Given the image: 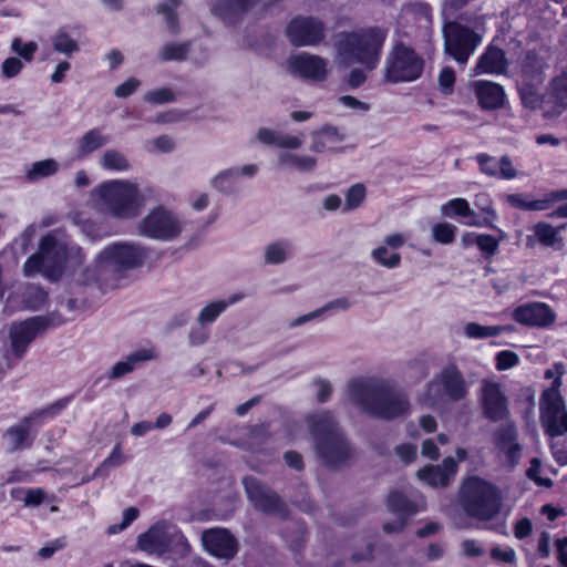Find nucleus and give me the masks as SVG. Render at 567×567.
Masks as SVG:
<instances>
[{
  "instance_id": "f257e3e1",
  "label": "nucleus",
  "mask_w": 567,
  "mask_h": 567,
  "mask_svg": "<svg viewBox=\"0 0 567 567\" xmlns=\"http://www.w3.org/2000/svg\"><path fill=\"white\" fill-rule=\"evenodd\" d=\"M25 276L41 272L50 280H58L63 274H70L82 284L96 279V272L84 266V255L79 247H70L64 234L53 230L44 235L38 251L23 265Z\"/></svg>"
},
{
  "instance_id": "f03ea898",
  "label": "nucleus",
  "mask_w": 567,
  "mask_h": 567,
  "mask_svg": "<svg viewBox=\"0 0 567 567\" xmlns=\"http://www.w3.org/2000/svg\"><path fill=\"white\" fill-rule=\"evenodd\" d=\"M386 34L377 25L337 32L332 43L334 62L342 68L360 64L368 71L377 69Z\"/></svg>"
},
{
  "instance_id": "7ed1b4c3",
  "label": "nucleus",
  "mask_w": 567,
  "mask_h": 567,
  "mask_svg": "<svg viewBox=\"0 0 567 567\" xmlns=\"http://www.w3.org/2000/svg\"><path fill=\"white\" fill-rule=\"evenodd\" d=\"M307 422L315 441V451L323 464L334 467L353 458V447L329 412L310 415Z\"/></svg>"
},
{
  "instance_id": "20e7f679",
  "label": "nucleus",
  "mask_w": 567,
  "mask_h": 567,
  "mask_svg": "<svg viewBox=\"0 0 567 567\" xmlns=\"http://www.w3.org/2000/svg\"><path fill=\"white\" fill-rule=\"evenodd\" d=\"M458 504L468 517L488 522L501 513L503 496L496 485L482 477L470 476L460 486Z\"/></svg>"
},
{
  "instance_id": "39448f33",
  "label": "nucleus",
  "mask_w": 567,
  "mask_h": 567,
  "mask_svg": "<svg viewBox=\"0 0 567 567\" xmlns=\"http://www.w3.org/2000/svg\"><path fill=\"white\" fill-rule=\"evenodd\" d=\"M96 195L101 207L120 218L137 216L143 206L138 187L127 181L104 183L96 189Z\"/></svg>"
},
{
  "instance_id": "423d86ee",
  "label": "nucleus",
  "mask_w": 567,
  "mask_h": 567,
  "mask_svg": "<svg viewBox=\"0 0 567 567\" xmlns=\"http://www.w3.org/2000/svg\"><path fill=\"white\" fill-rule=\"evenodd\" d=\"M423 68L422 56L412 47L398 41L386 55L383 78L390 83L414 81L421 76Z\"/></svg>"
},
{
  "instance_id": "0eeeda50",
  "label": "nucleus",
  "mask_w": 567,
  "mask_h": 567,
  "mask_svg": "<svg viewBox=\"0 0 567 567\" xmlns=\"http://www.w3.org/2000/svg\"><path fill=\"white\" fill-rule=\"evenodd\" d=\"M146 257L145 250L134 244L116 243L103 249L96 257V278L103 271L120 272L140 267Z\"/></svg>"
},
{
  "instance_id": "6e6552de",
  "label": "nucleus",
  "mask_w": 567,
  "mask_h": 567,
  "mask_svg": "<svg viewBox=\"0 0 567 567\" xmlns=\"http://www.w3.org/2000/svg\"><path fill=\"white\" fill-rule=\"evenodd\" d=\"M351 402L362 411L382 419H393L405 413L410 405L400 392H351Z\"/></svg>"
},
{
  "instance_id": "1a4fd4ad",
  "label": "nucleus",
  "mask_w": 567,
  "mask_h": 567,
  "mask_svg": "<svg viewBox=\"0 0 567 567\" xmlns=\"http://www.w3.org/2000/svg\"><path fill=\"white\" fill-rule=\"evenodd\" d=\"M443 38L444 52L463 66L482 41L477 32L455 21L444 24Z\"/></svg>"
},
{
  "instance_id": "9d476101",
  "label": "nucleus",
  "mask_w": 567,
  "mask_h": 567,
  "mask_svg": "<svg viewBox=\"0 0 567 567\" xmlns=\"http://www.w3.org/2000/svg\"><path fill=\"white\" fill-rule=\"evenodd\" d=\"M182 229L177 216L164 207L152 209L137 226L141 236L158 240H172L182 233Z\"/></svg>"
},
{
  "instance_id": "9b49d317",
  "label": "nucleus",
  "mask_w": 567,
  "mask_h": 567,
  "mask_svg": "<svg viewBox=\"0 0 567 567\" xmlns=\"http://www.w3.org/2000/svg\"><path fill=\"white\" fill-rule=\"evenodd\" d=\"M286 37L296 48L318 47L327 38V28L322 20L312 16H298L286 27Z\"/></svg>"
},
{
  "instance_id": "f8f14e48",
  "label": "nucleus",
  "mask_w": 567,
  "mask_h": 567,
  "mask_svg": "<svg viewBox=\"0 0 567 567\" xmlns=\"http://www.w3.org/2000/svg\"><path fill=\"white\" fill-rule=\"evenodd\" d=\"M61 319L53 317H33L24 321L14 322L10 326L9 337L11 342L12 357L18 361L27 351L28 346L35 339L39 332L49 326L60 324Z\"/></svg>"
},
{
  "instance_id": "ddd939ff",
  "label": "nucleus",
  "mask_w": 567,
  "mask_h": 567,
  "mask_svg": "<svg viewBox=\"0 0 567 567\" xmlns=\"http://www.w3.org/2000/svg\"><path fill=\"white\" fill-rule=\"evenodd\" d=\"M183 539V535L173 525L159 520L137 536L136 546L147 554L162 556L171 549L174 542Z\"/></svg>"
},
{
  "instance_id": "4468645a",
  "label": "nucleus",
  "mask_w": 567,
  "mask_h": 567,
  "mask_svg": "<svg viewBox=\"0 0 567 567\" xmlns=\"http://www.w3.org/2000/svg\"><path fill=\"white\" fill-rule=\"evenodd\" d=\"M243 485L248 501L257 509L266 514L286 515V504L267 484L255 476H245Z\"/></svg>"
},
{
  "instance_id": "2eb2a0df",
  "label": "nucleus",
  "mask_w": 567,
  "mask_h": 567,
  "mask_svg": "<svg viewBox=\"0 0 567 567\" xmlns=\"http://www.w3.org/2000/svg\"><path fill=\"white\" fill-rule=\"evenodd\" d=\"M540 420L549 436L567 433V411L560 392H543Z\"/></svg>"
},
{
  "instance_id": "dca6fc26",
  "label": "nucleus",
  "mask_w": 567,
  "mask_h": 567,
  "mask_svg": "<svg viewBox=\"0 0 567 567\" xmlns=\"http://www.w3.org/2000/svg\"><path fill=\"white\" fill-rule=\"evenodd\" d=\"M286 68L290 74L311 82H323L330 72L327 59L309 52L289 56Z\"/></svg>"
},
{
  "instance_id": "f3484780",
  "label": "nucleus",
  "mask_w": 567,
  "mask_h": 567,
  "mask_svg": "<svg viewBox=\"0 0 567 567\" xmlns=\"http://www.w3.org/2000/svg\"><path fill=\"white\" fill-rule=\"evenodd\" d=\"M70 402V398L62 399L54 404L48 406L40 413H34L23 419L19 424L11 426L4 434L9 450L17 451L27 449L32 444L33 435L31 431L32 423L42 414L50 413L55 414L60 410L64 409Z\"/></svg>"
},
{
  "instance_id": "a211bd4d",
  "label": "nucleus",
  "mask_w": 567,
  "mask_h": 567,
  "mask_svg": "<svg viewBox=\"0 0 567 567\" xmlns=\"http://www.w3.org/2000/svg\"><path fill=\"white\" fill-rule=\"evenodd\" d=\"M204 549L218 559L230 560L239 549L237 538L226 528L215 527L202 533Z\"/></svg>"
},
{
  "instance_id": "6ab92c4d",
  "label": "nucleus",
  "mask_w": 567,
  "mask_h": 567,
  "mask_svg": "<svg viewBox=\"0 0 567 567\" xmlns=\"http://www.w3.org/2000/svg\"><path fill=\"white\" fill-rule=\"evenodd\" d=\"M513 318L524 326L546 328L556 321V313L547 303L529 302L517 307Z\"/></svg>"
},
{
  "instance_id": "aec40b11",
  "label": "nucleus",
  "mask_w": 567,
  "mask_h": 567,
  "mask_svg": "<svg viewBox=\"0 0 567 567\" xmlns=\"http://www.w3.org/2000/svg\"><path fill=\"white\" fill-rule=\"evenodd\" d=\"M457 472L453 457H445L441 465H426L417 471V477L433 487H446Z\"/></svg>"
},
{
  "instance_id": "412c9836",
  "label": "nucleus",
  "mask_w": 567,
  "mask_h": 567,
  "mask_svg": "<svg viewBox=\"0 0 567 567\" xmlns=\"http://www.w3.org/2000/svg\"><path fill=\"white\" fill-rule=\"evenodd\" d=\"M476 161L480 165L481 172L489 177L513 179L518 176V172L513 166V163L507 155L496 158L487 154H478L476 156Z\"/></svg>"
},
{
  "instance_id": "4be33fe9",
  "label": "nucleus",
  "mask_w": 567,
  "mask_h": 567,
  "mask_svg": "<svg viewBox=\"0 0 567 567\" xmlns=\"http://www.w3.org/2000/svg\"><path fill=\"white\" fill-rule=\"evenodd\" d=\"M496 447L503 452L507 460L515 465L520 456L522 447L517 443V431L514 425L507 424L501 426L494 433Z\"/></svg>"
},
{
  "instance_id": "5701e85b",
  "label": "nucleus",
  "mask_w": 567,
  "mask_h": 567,
  "mask_svg": "<svg viewBox=\"0 0 567 567\" xmlns=\"http://www.w3.org/2000/svg\"><path fill=\"white\" fill-rule=\"evenodd\" d=\"M507 60L505 52L496 47H488L486 51L480 56V60L473 69V76L484 73L499 74L505 72Z\"/></svg>"
},
{
  "instance_id": "b1692460",
  "label": "nucleus",
  "mask_w": 567,
  "mask_h": 567,
  "mask_svg": "<svg viewBox=\"0 0 567 567\" xmlns=\"http://www.w3.org/2000/svg\"><path fill=\"white\" fill-rule=\"evenodd\" d=\"M548 68L546 61L535 51H528L520 62L519 82L542 84L544 72Z\"/></svg>"
},
{
  "instance_id": "393cba45",
  "label": "nucleus",
  "mask_w": 567,
  "mask_h": 567,
  "mask_svg": "<svg viewBox=\"0 0 567 567\" xmlns=\"http://www.w3.org/2000/svg\"><path fill=\"white\" fill-rule=\"evenodd\" d=\"M473 86L483 109L495 110L503 105L505 94L501 85L487 81H476Z\"/></svg>"
},
{
  "instance_id": "a878e982",
  "label": "nucleus",
  "mask_w": 567,
  "mask_h": 567,
  "mask_svg": "<svg viewBox=\"0 0 567 567\" xmlns=\"http://www.w3.org/2000/svg\"><path fill=\"white\" fill-rule=\"evenodd\" d=\"M157 357L154 348H144L128 354L124 360L115 363L107 373L109 379H120L132 372L141 362L153 360Z\"/></svg>"
},
{
  "instance_id": "bb28decb",
  "label": "nucleus",
  "mask_w": 567,
  "mask_h": 567,
  "mask_svg": "<svg viewBox=\"0 0 567 567\" xmlns=\"http://www.w3.org/2000/svg\"><path fill=\"white\" fill-rule=\"evenodd\" d=\"M260 0H210L212 11L227 22L235 21Z\"/></svg>"
},
{
  "instance_id": "cd10ccee",
  "label": "nucleus",
  "mask_w": 567,
  "mask_h": 567,
  "mask_svg": "<svg viewBox=\"0 0 567 567\" xmlns=\"http://www.w3.org/2000/svg\"><path fill=\"white\" fill-rule=\"evenodd\" d=\"M432 384L436 390H464L463 377L454 364L443 368Z\"/></svg>"
},
{
  "instance_id": "c85d7f7f",
  "label": "nucleus",
  "mask_w": 567,
  "mask_h": 567,
  "mask_svg": "<svg viewBox=\"0 0 567 567\" xmlns=\"http://www.w3.org/2000/svg\"><path fill=\"white\" fill-rule=\"evenodd\" d=\"M483 405L485 415L492 421H501L507 415L506 400L502 392H484Z\"/></svg>"
},
{
  "instance_id": "c756f323",
  "label": "nucleus",
  "mask_w": 567,
  "mask_h": 567,
  "mask_svg": "<svg viewBox=\"0 0 567 567\" xmlns=\"http://www.w3.org/2000/svg\"><path fill=\"white\" fill-rule=\"evenodd\" d=\"M386 507L391 513L396 514L398 517H404L405 519L417 511L415 504L398 491L389 495Z\"/></svg>"
},
{
  "instance_id": "7c9ffc66",
  "label": "nucleus",
  "mask_w": 567,
  "mask_h": 567,
  "mask_svg": "<svg viewBox=\"0 0 567 567\" xmlns=\"http://www.w3.org/2000/svg\"><path fill=\"white\" fill-rule=\"evenodd\" d=\"M107 142V136L103 135L99 128L91 130L79 141L78 154L79 156L84 157L95 150L104 146Z\"/></svg>"
},
{
  "instance_id": "2f4dec72",
  "label": "nucleus",
  "mask_w": 567,
  "mask_h": 567,
  "mask_svg": "<svg viewBox=\"0 0 567 567\" xmlns=\"http://www.w3.org/2000/svg\"><path fill=\"white\" fill-rule=\"evenodd\" d=\"M546 96L559 107L567 106V74H560L549 82Z\"/></svg>"
},
{
  "instance_id": "473e14b6",
  "label": "nucleus",
  "mask_w": 567,
  "mask_h": 567,
  "mask_svg": "<svg viewBox=\"0 0 567 567\" xmlns=\"http://www.w3.org/2000/svg\"><path fill=\"white\" fill-rule=\"evenodd\" d=\"M59 169V164L53 158L34 162L25 173L28 182H35L54 175Z\"/></svg>"
},
{
  "instance_id": "72a5a7b5",
  "label": "nucleus",
  "mask_w": 567,
  "mask_h": 567,
  "mask_svg": "<svg viewBox=\"0 0 567 567\" xmlns=\"http://www.w3.org/2000/svg\"><path fill=\"white\" fill-rule=\"evenodd\" d=\"M512 327L503 326H482L476 322H468L464 327V333L468 338L485 339L498 336L503 331H511Z\"/></svg>"
},
{
  "instance_id": "f704fd0d",
  "label": "nucleus",
  "mask_w": 567,
  "mask_h": 567,
  "mask_svg": "<svg viewBox=\"0 0 567 567\" xmlns=\"http://www.w3.org/2000/svg\"><path fill=\"white\" fill-rule=\"evenodd\" d=\"M534 230L538 241L542 245L557 248L563 246V239L558 235L559 229L553 227L550 224L538 223Z\"/></svg>"
},
{
  "instance_id": "c9c22d12",
  "label": "nucleus",
  "mask_w": 567,
  "mask_h": 567,
  "mask_svg": "<svg viewBox=\"0 0 567 567\" xmlns=\"http://www.w3.org/2000/svg\"><path fill=\"white\" fill-rule=\"evenodd\" d=\"M279 164L282 166L293 167L301 172H309L315 168L317 159L308 155L282 153L279 155Z\"/></svg>"
},
{
  "instance_id": "e433bc0d",
  "label": "nucleus",
  "mask_w": 567,
  "mask_h": 567,
  "mask_svg": "<svg viewBox=\"0 0 567 567\" xmlns=\"http://www.w3.org/2000/svg\"><path fill=\"white\" fill-rule=\"evenodd\" d=\"M506 200L511 206L526 210H546L550 207L547 195L542 199L526 200L519 194H509L506 196Z\"/></svg>"
},
{
  "instance_id": "4c0bfd02",
  "label": "nucleus",
  "mask_w": 567,
  "mask_h": 567,
  "mask_svg": "<svg viewBox=\"0 0 567 567\" xmlns=\"http://www.w3.org/2000/svg\"><path fill=\"white\" fill-rule=\"evenodd\" d=\"M539 85L532 82H518L520 100L526 107L535 110L542 105L543 97L538 92Z\"/></svg>"
},
{
  "instance_id": "58836bf2",
  "label": "nucleus",
  "mask_w": 567,
  "mask_h": 567,
  "mask_svg": "<svg viewBox=\"0 0 567 567\" xmlns=\"http://www.w3.org/2000/svg\"><path fill=\"white\" fill-rule=\"evenodd\" d=\"M190 44L184 43H167L158 52L162 61H184L189 52Z\"/></svg>"
},
{
  "instance_id": "ea45409f",
  "label": "nucleus",
  "mask_w": 567,
  "mask_h": 567,
  "mask_svg": "<svg viewBox=\"0 0 567 567\" xmlns=\"http://www.w3.org/2000/svg\"><path fill=\"white\" fill-rule=\"evenodd\" d=\"M54 51L63 53L68 56L79 51L78 42L64 31H58L51 39Z\"/></svg>"
},
{
  "instance_id": "a19ab883",
  "label": "nucleus",
  "mask_w": 567,
  "mask_h": 567,
  "mask_svg": "<svg viewBox=\"0 0 567 567\" xmlns=\"http://www.w3.org/2000/svg\"><path fill=\"white\" fill-rule=\"evenodd\" d=\"M441 214L446 217L451 215L462 217L475 215L474 210L470 208L468 203L464 198H454L443 204L441 206Z\"/></svg>"
},
{
  "instance_id": "79ce46f5",
  "label": "nucleus",
  "mask_w": 567,
  "mask_h": 567,
  "mask_svg": "<svg viewBox=\"0 0 567 567\" xmlns=\"http://www.w3.org/2000/svg\"><path fill=\"white\" fill-rule=\"evenodd\" d=\"M499 233V238L492 235H477L473 237V241L484 255L492 257L497 252L501 240L505 238V234L502 230Z\"/></svg>"
},
{
  "instance_id": "37998d69",
  "label": "nucleus",
  "mask_w": 567,
  "mask_h": 567,
  "mask_svg": "<svg viewBox=\"0 0 567 567\" xmlns=\"http://www.w3.org/2000/svg\"><path fill=\"white\" fill-rule=\"evenodd\" d=\"M102 165L106 169L126 171L130 167L126 157L116 150H109L103 154Z\"/></svg>"
},
{
  "instance_id": "c03bdc74",
  "label": "nucleus",
  "mask_w": 567,
  "mask_h": 567,
  "mask_svg": "<svg viewBox=\"0 0 567 567\" xmlns=\"http://www.w3.org/2000/svg\"><path fill=\"white\" fill-rule=\"evenodd\" d=\"M289 245L286 243H275L266 247L265 261L266 264L277 265L287 259Z\"/></svg>"
},
{
  "instance_id": "a18cd8bd",
  "label": "nucleus",
  "mask_w": 567,
  "mask_h": 567,
  "mask_svg": "<svg viewBox=\"0 0 567 567\" xmlns=\"http://www.w3.org/2000/svg\"><path fill=\"white\" fill-rule=\"evenodd\" d=\"M475 205L481 209L483 214H485L483 224L489 228H495L494 220L497 218V215L493 209L489 196L485 193L476 195Z\"/></svg>"
},
{
  "instance_id": "49530a36",
  "label": "nucleus",
  "mask_w": 567,
  "mask_h": 567,
  "mask_svg": "<svg viewBox=\"0 0 567 567\" xmlns=\"http://www.w3.org/2000/svg\"><path fill=\"white\" fill-rule=\"evenodd\" d=\"M371 255L375 261L385 268H395L401 262V256L396 252L389 255L385 246L373 249Z\"/></svg>"
},
{
  "instance_id": "de8ad7c7",
  "label": "nucleus",
  "mask_w": 567,
  "mask_h": 567,
  "mask_svg": "<svg viewBox=\"0 0 567 567\" xmlns=\"http://www.w3.org/2000/svg\"><path fill=\"white\" fill-rule=\"evenodd\" d=\"M456 234V227L450 224L440 223L433 226V239L440 244H451Z\"/></svg>"
},
{
  "instance_id": "09e8293b",
  "label": "nucleus",
  "mask_w": 567,
  "mask_h": 567,
  "mask_svg": "<svg viewBox=\"0 0 567 567\" xmlns=\"http://www.w3.org/2000/svg\"><path fill=\"white\" fill-rule=\"evenodd\" d=\"M365 198V187L362 184L351 186L346 194L344 209L351 210L361 205Z\"/></svg>"
},
{
  "instance_id": "8fccbe9b",
  "label": "nucleus",
  "mask_w": 567,
  "mask_h": 567,
  "mask_svg": "<svg viewBox=\"0 0 567 567\" xmlns=\"http://www.w3.org/2000/svg\"><path fill=\"white\" fill-rule=\"evenodd\" d=\"M228 302L226 301H215L207 305L199 312L198 321L199 323L213 322L227 307Z\"/></svg>"
},
{
  "instance_id": "3c124183",
  "label": "nucleus",
  "mask_w": 567,
  "mask_h": 567,
  "mask_svg": "<svg viewBox=\"0 0 567 567\" xmlns=\"http://www.w3.org/2000/svg\"><path fill=\"white\" fill-rule=\"evenodd\" d=\"M168 3H163L157 7V13H162L166 18L167 25L172 33H176L178 31L177 19L173 12L175 8L179 6V0H168Z\"/></svg>"
},
{
  "instance_id": "603ef678",
  "label": "nucleus",
  "mask_w": 567,
  "mask_h": 567,
  "mask_svg": "<svg viewBox=\"0 0 567 567\" xmlns=\"http://www.w3.org/2000/svg\"><path fill=\"white\" fill-rule=\"evenodd\" d=\"M381 386V381L371 375L355 377L349 382V390H378Z\"/></svg>"
},
{
  "instance_id": "864d4df0",
  "label": "nucleus",
  "mask_w": 567,
  "mask_h": 567,
  "mask_svg": "<svg viewBox=\"0 0 567 567\" xmlns=\"http://www.w3.org/2000/svg\"><path fill=\"white\" fill-rule=\"evenodd\" d=\"M464 392H435L434 408L439 411H446L450 404L461 400Z\"/></svg>"
},
{
  "instance_id": "5fc2aeb1",
  "label": "nucleus",
  "mask_w": 567,
  "mask_h": 567,
  "mask_svg": "<svg viewBox=\"0 0 567 567\" xmlns=\"http://www.w3.org/2000/svg\"><path fill=\"white\" fill-rule=\"evenodd\" d=\"M140 515V511L136 507H127L123 512V520L121 524L112 525L107 528V534L114 535L117 534L125 528L128 527V525L135 520Z\"/></svg>"
},
{
  "instance_id": "6e6d98bb",
  "label": "nucleus",
  "mask_w": 567,
  "mask_h": 567,
  "mask_svg": "<svg viewBox=\"0 0 567 567\" xmlns=\"http://www.w3.org/2000/svg\"><path fill=\"white\" fill-rule=\"evenodd\" d=\"M145 101L152 104H164L168 102H173L175 100V95L172 90L167 87H162L152 92H147L144 95Z\"/></svg>"
},
{
  "instance_id": "4d7b16f0",
  "label": "nucleus",
  "mask_w": 567,
  "mask_h": 567,
  "mask_svg": "<svg viewBox=\"0 0 567 567\" xmlns=\"http://www.w3.org/2000/svg\"><path fill=\"white\" fill-rule=\"evenodd\" d=\"M455 84V72L451 66H445L439 75V85L444 94H451Z\"/></svg>"
},
{
  "instance_id": "13d9d810",
  "label": "nucleus",
  "mask_w": 567,
  "mask_h": 567,
  "mask_svg": "<svg viewBox=\"0 0 567 567\" xmlns=\"http://www.w3.org/2000/svg\"><path fill=\"white\" fill-rule=\"evenodd\" d=\"M11 49L21 55L24 60L31 61L34 52L38 49L35 42L23 43L20 39H14L11 43Z\"/></svg>"
},
{
  "instance_id": "bf43d9fd",
  "label": "nucleus",
  "mask_w": 567,
  "mask_h": 567,
  "mask_svg": "<svg viewBox=\"0 0 567 567\" xmlns=\"http://www.w3.org/2000/svg\"><path fill=\"white\" fill-rule=\"evenodd\" d=\"M17 360L12 357L4 337L0 336V375L3 374Z\"/></svg>"
},
{
  "instance_id": "052dcab7",
  "label": "nucleus",
  "mask_w": 567,
  "mask_h": 567,
  "mask_svg": "<svg viewBox=\"0 0 567 567\" xmlns=\"http://www.w3.org/2000/svg\"><path fill=\"white\" fill-rule=\"evenodd\" d=\"M518 362V355L513 351H502L496 357V367L498 370L513 368Z\"/></svg>"
},
{
  "instance_id": "680f3d73",
  "label": "nucleus",
  "mask_w": 567,
  "mask_h": 567,
  "mask_svg": "<svg viewBox=\"0 0 567 567\" xmlns=\"http://www.w3.org/2000/svg\"><path fill=\"white\" fill-rule=\"evenodd\" d=\"M351 305L352 303L349 300V298L340 297V298L329 301L328 303H326L324 306H322L321 308H318V309H319V311H321V316H322L323 313H326L328 311H333V310L347 311L348 309H350Z\"/></svg>"
},
{
  "instance_id": "e2e57ef3",
  "label": "nucleus",
  "mask_w": 567,
  "mask_h": 567,
  "mask_svg": "<svg viewBox=\"0 0 567 567\" xmlns=\"http://www.w3.org/2000/svg\"><path fill=\"white\" fill-rule=\"evenodd\" d=\"M23 64L18 58H8L1 65L2 74L6 78L16 76L22 69Z\"/></svg>"
},
{
  "instance_id": "0e129e2a",
  "label": "nucleus",
  "mask_w": 567,
  "mask_h": 567,
  "mask_svg": "<svg viewBox=\"0 0 567 567\" xmlns=\"http://www.w3.org/2000/svg\"><path fill=\"white\" fill-rule=\"evenodd\" d=\"M138 86L140 81L136 78H130L115 89L114 94L117 97L125 99L134 93Z\"/></svg>"
},
{
  "instance_id": "69168bd1",
  "label": "nucleus",
  "mask_w": 567,
  "mask_h": 567,
  "mask_svg": "<svg viewBox=\"0 0 567 567\" xmlns=\"http://www.w3.org/2000/svg\"><path fill=\"white\" fill-rule=\"evenodd\" d=\"M123 462L124 455L122 454L120 446L116 445L111 455L105 461H103V463L95 470L92 477L96 476L103 467L120 466Z\"/></svg>"
},
{
  "instance_id": "338daca9",
  "label": "nucleus",
  "mask_w": 567,
  "mask_h": 567,
  "mask_svg": "<svg viewBox=\"0 0 567 567\" xmlns=\"http://www.w3.org/2000/svg\"><path fill=\"white\" fill-rule=\"evenodd\" d=\"M564 372L565 370L561 363H556L551 369L546 370L545 378L554 379V382L549 390H558L561 386V377Z\"/></svg>"
},
{
  "instance_id": "774afa93",
  "label": "nucleus",
  "mask_w": 567,
  "mask_h": 567,
  "mask_svg": "<svg viewBox=\"0 0 567 567\" xmlns=\"http://www.w3.org/2000/svg\"><path fill=\"white\" fill-rule=\"evenodd\" d=\"M303 143L301 136L279 135L278 147L287 150H298Z\"/></svg>"
}]
</instances>
